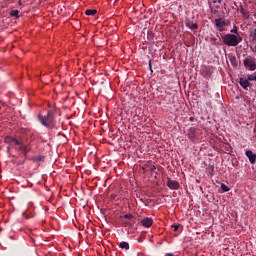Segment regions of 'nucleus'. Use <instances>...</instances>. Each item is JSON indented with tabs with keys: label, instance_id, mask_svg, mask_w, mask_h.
I'll list each match as a JSON object with an SVG mask.
<instances>
[{
	"label": "nucleus",
	"instance_id": "f257e3e1",
	"mask_svg": "<svg viewBox=\"0 0 256 256\" xmlns=\"http://www.w3.org/2000/svg\"><path fill=\"white\" fill-rule=\"evenodd\" d=\"M38 120L47 129H55L57 126V121H55V114H53V111L49 110L47 112L46 116H43L41 114L38 115Z\"/></svg>",
	"mask_w": 256,
	"mask_h": 256
},
{
	"label": "nucleus",
	"instance_id": "f03ea898",
	"mask_svg": "<svg viewBox=\"0 0 256 256\" xmlns=\"http://www.w3.org/2000/svg\"><path fill=\"white\" fill-rule=\"evenodd\" d=\"M224 45H227L228 47H237L241 41H243V38L241 36H236L235 34H226L222 36Z\"/></svg>",
	"mask_w": 256,
	"mask_h": 256
},
{
	"label": "nucleus",
	"instance_id": "7ed1b4c3",
	"mask_svg": "<svg viewBox=\"0 0 256 256\" xmlns=\"http://www.w3.org/2000/svg\"><path fill=\"white\" fill-rule=\"evenodd\" d=\"M244 67H246V69H249L250 71H255L256 63L252 58H245Z\"/></svg>",
	"mask_w": 256,
	"mask_h": 256
},
{
	"label": "nucleus",
	"instance_id": "20e7f679",
	"mask_svg": "<svg viewBox=\"0 0 256 256\" xmlns=\"http://www.w3.org/2000/svg\"><path fill=\"white\" fill-rule=\"evenodd\" d=\"M14 142L16 143V147H18L20 151H23V154L25 155V157H27V153L31 151V147L23 145L21 141L14 140Z\"/></svg>",
	"mask_w": 256,
	"mask_h": 256
},
{
	"label": "nucleus",
	"instance_id": "39448f33",
	"mask_svg": "<svg viewBox=\"0 0 256 256\" xmlns=\"http://www.w3.org/2000/svg\"><path fill=\"white\" fill-rule=\"evenodd\" d=\"M239 85L244 89V91H249V87H251V82H249L248 78H240Z\"/></svg>",
	"mask_w": 256,
	"mask_h": 256
},
{
	"label": "nucleus",
	"instance_id": "423d86ee",
	"mask_svg": "<svg viewBox=\"0 0 256 256\" xmlns=\"http://www.w3.org/2000/svg\"><path fill=\"white\" fill-rule=\"evenodd\" d=\"M167 187L172 190H177L180 187V184L176 180H172L171 178H167Z\"/></svg>",
	"mask_w": 256,
	"mask_h": 256
},
{
	"label": "nucleus",
	"instance_id": "0eeeda50",
	"mask_svg": "<svg viewBox=\"0 0 256 256\" xmlns=\"http://www.w3.org/2000/svg\"><path fill=\"white\" fill-rule=\"evenodd\" d=\"M142 227L149 229L153 225V218L146 217L140 221Z\"/></svg>",
	"mask_w": 256,
	"mask_h": 256
},
{
	"label": "nucleus",
	"instance_id": "6e6552de",
	"mask_svg": "<svg viewBox=\"0 0 256 256\" xmlns=\"http://www.w3.org/2000/svg\"><path fill=\"white\" fill-rule=\"evenodd\" d=\"M187 137H188V139H190V141H193L195 139V137H197V129L195 127L189 128Z\"/></svg>",
	"mask_w": 256,
	"mask_h": 256
},
{
	"label": "nucleus",
	"instance_id": "1a4fd4ad",
	"mask_svg": "<svg viewBox=\"0 0 256 256\" xmlns=\"http://www.w3.org/2000/svg\"><path fill=\"white\" fill-rule=\"evenodd\" d=\"M215 25L216 27H227V25H229V22L223 18H217L215 19Z\"/></svg>",
	"mask_w": 256,
	"mask_h": 256
},
{
	"label": "nucleus",
	"instance_id": "9d476101",
	"mask_svg": "<svg viewBox=\"0 0 256 256\" xmlns=\"http://www.w3.org/2000/svg\"><path fill=\"white\" fill-rule=\"evenodd\" d=\"M246 157H248L250 163L254 164L256 161V154L251 150H247L245 153Z\"/></svg>",
	"mask_w": 256,
	"mask_h": 256
},
{
	"label": "nucleus",
	"instance_id": "9b49d317",
	"mask_svg": "<svg viewBox=\"0 0 256 256\" xmlns=\"http://www.w3.org/2000/svg\"><path fill=\"white\" fill-rule=\"evenodd\" d=\"M15 141H19L16 138H13L11 136H6L4 139V142L7 143V145H17Z\"/></svg>",
	"mask_w": 256,
	"mask_h": 256
},
{
	"label": "nucleus",
	"instance_id": "f8f14e48",
	"mask_svg": "<svg viewBox=\"0 0 256 256\" xmlns=\"http://www.w3.org/2000/svg\"><path fill=\"white\" fill-rule=\"evenodd\" d=\"M186 27H188V29L195 30V29H198L199 26L197 25V23H193V21L187 20Z\"/></svg>",
	"mask_w": 256,
	"mask_h": 256
},
{
	"label": "nucleus",
	"instance_id": "ddd939ff",
	"mask_svg": "<svg viewBox=\"0 0 256 256\" xmlns=\"http://www.w3.org/2000/svg\"><path fill=\"white\" fill-rule=\"evenodd\" d=\"M85 15H88L90 17H95V15H97V10L88 9L85 11Z\"/></svg>",
	"mask_w": 256,
	"mask_h": 256
},
{
	"label": "nucleus",
	"instance_id": "4468645a",
	"mask_svg": "<svg viewBox=\"0 0 256 256\" xmlns=\"http://www.w3.org/2000/svg\"><path fill=\"white\" fill-rule=\"evenodd\" d=\"M119 247L120 249H125L126 251H129V243L127 242H120Z\"/></svg>",
	"mask_w": 256,
	"mask_h": 256
},
{
	"label": "nucleus",
	"instance_id": "2eb2a0df",
	"mask_svg": "<svg viewBox=\"0 0 256 256\" xmlns=\"http://www.w3.org/2000/svg\"><path fill=\"white\" fill-rule=\"evenodd\" d=\"M240 13L244 17V19H249V12L245 10L244 8H240Z\"/></svg>",
	"mask_w": 256,
	"mask_h": 256
},
{
	"label": "nucleus",
	"instance_id": "dca6fc26",
	"mask_svg": "<svg viewBox=\"0 0 256 256\" xmlns=\"http://www.w3.org/2000/svg\"><path fill=\"white\" fill-rule=\"evenodd\" d=\"M11 17H16L17 19H19V10H12L10 12Z\"/></svg>",
	"mask_w": 256,
	"mask_h": 256
},
{
	"label": "nucleus",
	"instance_id": "f3484780",
	"mask_svg": "<svg viewBox=\"0 0 256 256\" xmlns=\"http://www.w3.org/2000/svg\"><path fill=\"white\" fill-rule=\"evenodd\" d=\"M121 219H127L128 221H132L134 217L132 214H125L124 216H121Z\"/></svg>",
	"mask_w": 256,
	"mask_h": 256
},
{
	"label": "nucleus",
	"instance_id": "a211bd4d",
	"mask_svg": "<svg viewBox=\"0 0 256 256\" xmlns=\"http://www.w3.org/2000/svg\"><path fill=\"white\" fill-rule=\"evenodd\" d=\"M248 81H256V71L253 74L248 75Z\"/></svg>",
	"mask_w": 256,
	"mask_h": 256
},
{
	"label": "nucleus",
	"instance_id": "6ab92c4d",
	"mask_svg": "<svg viewBox=\"0 0 256 256\" xmlns=\"http://www.w3.org/2000/svg\"><path fill=\"white\" fill-rule=\"evenodd\" d=\"M220 187H221L223 193H227V191H229V187L227 185H225L224 183H222Z\"/></svg>",
	"mask_w": 256,
	"mask_h": 256
},
{
	"label": "nucleus",
	"instance_id": "aec40b11",
	"mask_svg": "<svg viewBox=\"0 0 256 256\" xmlns=\"http://www.w3.org/2000/svg\"><path fill=\"white\" fill-rule=\"evenodd\" d=\"M230 62L233 67H237V60L235 59V57H230Z\"/></svg>",
	"mask_w": 256,
	"mask_h": 256
},
{
	"label": "nucleus",
	"instance_id": "412c9836",
	"mask_svg": "<svg viewBox=\"0 0 256 256\" xmlns=\"http://www.w3.org/2000/svg\"><path fill=\"white\" fill-rule=\"evenodd\" d=\"M231 33H235L239 37V31L237 30V26L233 27V29L231 30Z\"/></svg>",
	"mask_w": 256,
	"mask_h": 256
},
{
	"label": "nucleus",
	"instance_id": "4be33fe9",
	"mask_svg": "<svg viewBox=\"0 0 256 256\" xmlns=\"http://www.w3.org/2000/svg\"><path fill=\"white\" fill-rule=\"evenodd\" d=\"M171 227H172V229H174L175 232H177V231H179V227H181V225L180 224L172 225Z\"/></svg>",
	"mask_w": 256,
	"mask_h": 256
},
{
	"label": "nucleus",
	"instance_id": "5701e85b",
	"mask_svg": "<svg viewBox=\"0 0 256 256\" xmlns=\"http://www.w3.org/2000/svg\"><path fill=\"white\" fill-rule=\"evenodd\" d=\"M251 38L256 41V29L251 33Z\"/></svg>",
	"mask_w": 256,
	"mask_h": 256
},
{
	"label": "nucleus",
	"instance_id": "b1692460",
	"mask_svg": "<svg viewBox=\"0 0 256 256\" xmlns=\"http://www.w3.org/2000/svg\"><path fill=\"white\" fill-rule=\"evenodd\" d=\"M155 169H157V167H155V165H152V166L150 167V172L153 173V171H155Z\"/></svg>",
	"mask_w": 256,
	"mask_h": 256
},
{
	"label": "nucleus",
	"instance_id": "393cba45",
	"mask_svg": "<svg viewBox=\"0 0 256 256\" xmlns=\"http://www.w3.org/2000/svg\"><path fill=\"white\" fill-rule=\"evenodd\" d=\"M149 67H150L151 73H153V66L151 65V60H149Z\"/></svg>",
	"mask_w": 256,
	"mask_h": 256
},
{
	"label": "nucleus",
	"instance_id": "a878e982",
	"mask_svg": "<svg viewBox=\"0 0 256 256\" xmlns=\"http://www.w3.org/2000/svg\"><path fill=\"white\" fill-rule=\"evenodd\" d=\"M211 3H221V0H209Z\"/></svg>",
	"mask_w": 256,
	"mask_h": 256
},
{
	"label": "nucleus",
	"instance_id": "bb28decb",
	"mask_svg": "<svg viewBox=\"0 0 256 256\" xmlns=\"http://www.w3.org/2000/svg\"><path fill=\"white\" fill-rule=\"evenodd\" d=\"M217 28H218V31H220V32L225 31V28H223V27H217Z\"/></svg>",
	"mask_w": 256,
	"mask_h": 256
},
{
	"label": "nucleus",
	"instance_id": "cd10ccee",
	"mask_svg": "<svg viewBox=\"0 0 256 256\" xmlns=\"http://www.w3.org/2000/svg\"><path fill=\"white\" fill-rule=\"evenodd\" d=\"M211 41H212L213 45H215L216 44L215 41H217V38H211Z\"/></svg>",
	"mask_w": 256,
	"mask_h": 256
},
{
	"label": "nucleus",
	"instance_id": "c85d7f7f",
	"mask_svg": "<svg viewBox=\"0 0 256 256\" xmlns=\"http://www.w3.org/2000/svg\"><path fill=\"white\" fill-rule=\"evenodd\" d=\"M134 222H125L126 225H133Z\"/></svg>",
	"mask_w": 256,
	"mask_h": 256
},
{
	"label": "nucleus",
	"instance_id": "c756f323",
	"mask_svg": "<svg viewBox=\"0 0 256 256\" xmlns=\"http://www.w3.org/2000/svg\"><path fill=\"white\" fill-rule=\"evenodd\" d=\"M7 151H11V147L8 146V147H7Z\"/></svg>",
	"mask_w": 256,
	"mask_h": 256
}]
</instances>
